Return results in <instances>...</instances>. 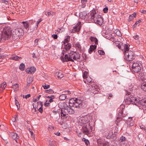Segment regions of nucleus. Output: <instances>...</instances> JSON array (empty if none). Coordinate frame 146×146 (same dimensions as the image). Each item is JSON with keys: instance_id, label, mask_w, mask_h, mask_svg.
I'll return each mask as SVG.
<instances>
[{"instance_id": "obj_1", "label": "nucleus", "mask_w": 146, "mask_h": 146, "mask_svg": "<svg viewBox=\"0 0 146 146\" xmlns=\"http://www.w3.org/2000/svg\"><path fill=\"white\" fill-rule=\"evenodd\" d=\"M12 28L9 26L5 27L2 32V34L0 37V42L1 40H8L11 37L12 33Z\"/></svg>"}, {"instance_id": "obj_2", "label": "nucleus", "mask_w": 146, "mask_h": 146, "mask_svg": "<svg viewBox=\"0 0 146 146\" xmlns=\"http://www.w3.org/2000/svg\"><path fill=\"white\" fill-rule=\"evenodd\" d=\"M117 133L115 131L113 133V130L110 128L106 129L104 130L103 133L105 137L108 139H113L116 137L117 135Z\"/></svg>"}, {"instance_id": "obj_3", "label": "nucleus", "mask_w": 146, "mask_h": 146, "mask_svg": "<svg viewBox=\"0 0 146 146\" xmlns=\"http://www.w3.org/2000/svg\"><path fill=\"white\" fill-rule=\"evenodd\" d=\"M23 30L21 28H18L15 29L12 34L13 39L16 40L19 38L23 34Z\"/></svg>"}, {"instance_id": "obj_4", "label": "nucleus", "mask_w": 146, "mask_h": 146, "mask_svg": "<svg viewBox=\"0 0 146 146\" xmlns=\"http://www.w3.org/2000/svg\"><path fill=\"white\" fill-rule=\"evenodd\" d=\"M91 119V117L89 115L81 117L79 119L80 125L81 126L85 125H87V124L90 125L89 122Z\"/></svg>"}, {"instance_id": "obj_5", "label": "nucleus", "mask_w": 146, "mask_h": 146, "mask_svg": "<svg viewBox=\"0 0 146 146\" xmlns=\"http://www.w3.org/2000/svg\"><path fill=\"white\" fill-rule=\"evenodd\" d=\"M124 59L126 61H132L135 58L134 54L133 52L128 50L127 52L125 51Z\"/></svg>"}, {"instance_id": "obj_6", "label": "nucleus", "mask_w": 146, "mask_h": 146, "mask_svg": "<svg viewBox=\"0 0 146 146\" xmlns=\"http://www.w3.org/2000/svg\"><path fill=\"white\" fill-rule=\"evenodd\" d=\"M81 126H82L81 131L85 135H88L92 131V127L90 125L87 124V125Z\"/></svg>"}, {"instance_id": "obj_7", "label": "nucleus", "mask_w": 146, "mask_h": 146, "mask_svg": "<svg viewBox=\"0 0 146 146\" xmlns=\"http://www.w3.org/2000/svg\"><path fill=\"white\" fill-rule=\"evenodd\" d=\"M138 99L133 97H131V96L126 97L125 100V102L127 104H133L137 105V104Z\"/></svg>"}, {"instance_id": "obj_8", "label": "nucleus", "mask_w": 146, "mask_h": 146, "mask_svg": "<svg viewBox=\"0 0 146 146\" xmlns=\"http://www.w3.org/2000/svg\"><path fill=\"white\" fill-rule=\"evenodd\" d=\"M132 68L133 72H134L138 73L141 71V68L139 64L137 62L133 63Z\"/></svg>"}, {"instance_id": "obj_9", "label": "nucleus", "mask_w": 146, "mask_h": 146, "mask_svg": "<svg viewBox=\"0 0 146 146\" xmlns=\"http://www.w3.org/2000/svg\"><path fill=\"white\" fill-rule=\"evenodd\" d=\"M96 14V11L95 10H93L91 11V12L90 14V15L89 16V17H90V19H93L94 21V19H98L99 18H101L102 17L101 16L99 15H95Z\"/></svg>"}, {"instance_id": "obj_10", "label": "nucleus", "mask_w": 146, "mask_h": 146, "mask_svg": "<svg viewBox=\"0 0 146 146\" xmlns=\"http://www.w3.org/2000/svg\"><path fill=\"white\" fill-rule=\"evenodd\" d=\"M36 25L34 23L31 21H29V32H32L34 31L36 28Z\"/></svg>"}, {"instance_id": "obj_11", "label": "nucleus", "mask_w": 146, "mask_h": 146, "mask_svg": "<svg viewBox=\"0 0 146 146\" xmlns=\"http://www.w3.org/2000/svg\"><path fill=\"white\" fill-rule=\"evenodd\" d=\"M74 104L73 105H70V107H73L77 108H80V100L79 99H76V100L74 101Z\"/></svg>"}, {"instance_id": "obj_12", "label": "nucleus", "mask_w": 146, "mask_h": 146, "mask_svg": "<svg viewBox=\"0 0 146 146\" xmlns=\"http://www.w3.org/2000/svg\"><path fill=\"white\" fill-rule=\"evenodd\" d=\"M66 110V109L64 108L61 109V118L62 119H66L68 116V113L67 111H65Z\"/></svg>"}, {"instance_id": "obj_13", "label": "nucleus", "mask_w": 146, "mask_h": 146, "mask_svg": "<svg viewBox=\"0 0 146 146\" xmlns=\"http://www.w3.org/2000/svg\"><path fill=\"white\" fill-rule=\"evenodd\" d=\"M52 117L56 120L58 119L60 117V114L59 112L54 110H53L52 111Z\"/></svg>"}, {"instance_id": "obj_14", "label": "nucleus", "mask_w": 146, "mask_h": 146, "mask_svg": "<svg viewBox=\"0 0 146 146\" xmlns=\"http://www.w3.org/2000/svg\"><path fill=\"white\" fill-rule=\"evenodd\" d=\"M128 45V44H126L123 45V44L122 43L121 45V48H119V49L123 51H124V54L125 51L127 52L129 50V47Z\"/></svg>"}, {"instance_id": "obj_15", "label": "nucleus", "mask_w": 146, "mask_h": 146, "mask_svg": "<svg viewBox=\"0 0 146 146\" xmlns=\"http://www.w3.org/2000/svg\"><path fill=\"white\" fill-rule=\"evenodd\" d=\"M126 123L127 124L128 127H130L133 125L134 124V122L133 120L132 117H128L127 120L126 121Z\"/></svg>"}, {"instance_id": "obj_16", "label": "nucleus", "mask_w": 146, "mask_h": 146, "mask_svg": "<svg viewBox=\"0 0 146 146\" xmlns=\"http://www.w3.org/2000/svg\"><path fill=\"white\" fill-rule=\"evenodd\" d=\"M21 23L23 24V26L26 30L27 31L29 32V21H23Z\"/></svg>"}, {"instance_id": "obj_17", "label": "nucleus", "mask_w": 146, "mask_h": 146, "mask_svg": "<svg viewBox=\"0 0 146 146\" xmlns=\"http://www.w3.org/2000/svg\"><path fill=\"white\" fill-rule=\"evenodd\" d=\"M66 110L65 111H67V113L69 114H74L75 113L74 110L71 107L67 106L66 107Z\"/></svg>"}, {"instance_id": "obj_18", "label": "nucleus", "mask_w": 146, "mask_h": 146, "mask_svg": "<svg viewBox=\"0 0 146 146\" xmlns=\"http://www.w3.org/2000/svg\"><path fill=\"white\" fill-rule=\"evenodd\" d=\"M122 111H120L119 112L118 114V116L117 117V119L116 120L115 123L117 125H118V123H119L120 121H121L122 118L121 117V115H122L121 113H122Z\"/></svg>"}, {"instance_id": "obj_19", "label": "nucleus", "mask_w": 146, "mask_h": 146, "mask_svg": "<svg viewBox=\"0 0 146 146\" xmlns=\"http://www.w3.org/2000/svg\"><path fill=\"white\" fill-rule=\"evenodd\" d=\"M94 21L95 23H97L100 25H102L103 23V20L102 18H99L98 19H94Z\"/></svg>"}, {"instance_id": "obj_20", "label": "nucleus", "mask_w": 146, "mask_h": 146, "mask_svg": "<svg viewBox=\"0 0 146 146\" xmlns=\"http://www.w3.org/2000/svg\"><path fill=\"white\" fill-rule=\"evenodd\" d=\"M64 58L65 59V62L68 61H71L72 62H74V60L72 58H70V57L69 56V54H66L64 56Z\"/></svg>"}, {"instance_id": "obj_21", "label": "nucleus", "mask_w": 146, "mask_h": 146, "mask_svg": "<svg viewBox=\"0 0 146 146\" xmlns=\"http://www.w3.org/2000/svg\"><path fill=\"white\" fill-rule=\"evenodd\" d=\"M75 54V56L76 59V60H80V61H82L83 60V59L81 58V56L80 55V54L78 52H77L76 51L74 52Z\"/></svg>"}, {"instance_id": "obj_22", "label": "nucleus", "mask_w": 146, "mask_h": 146, "mask_svg": "<svg viewBox=\"0 0 146 146\" xmlns=\"http://www.w3.org/2000/svg\"><path fill=\"white\" fill-rule=\"evenodd\" d=\"M80 108H84L86 107L87 105V103L84 101H81L80 100V103L79 105Z\"/></svg>"}, {"instance_id": "obj_23", "label": "nucleus", "mask_w": 146, "mask_h": 146, "mask_svg": "<svg viewBox=\"0 0 146 146\" xmlns=\"http://www.w3.org/2000/svg\"><path fill=\"white\" fill-rule=\"evenodd\" d=\"M11 135L12 136L13 139L14 140H15L17 142V139L19 138V136H18V135L16 133H15L14 132H11Z\"/></svg>"}, {"instance_id": "obj_24", "label": "nucleus", "mask_w": 146, "mask_h": 146, "mask_svg": "<svg viewBox=\"0 0 146 146\" xmlns=\"http://www.w3.org/2000/svg\"><path fill=\"white\" fill-rule=\"evenodd\" d=\"M97 46L96 45H91L90 46V48L89 49V52L91 54L92 52L96 49Z\"/></svg>"}, {"instance_id": "obj_25", "label": "nucleus", "mask_w": 146, "mask_h": 146, "mask_svg": "<svg viewBox=\"0 0 146 146\" xmlns=\"http://www.w3.org/2000/svg\"><path fill=\"white\" fill-rule=\"evenodd\" d=\"M97 142L100 146H108V145L107 142H102L100 140H98Z\"/></svg>"}, {"instance_id": "obj_26", "label": "nucleus", "mask_w": 146, "mask_h": 146, "mask_svg": "<svg viewBox=\"0 0 146 146\" xmlns=\"http://www.w3.org/2000/svg\"><path fill=\"white\" fill-rule=\"evenodd\" d=\"M74 52L71 51L69 53V56H70V58L74 60H76V58L75 56Z\"/></svg>"}, {"instance_id": "obj_27", "label": "nucleus", "mask_w": 146, "mask_h": 146, "mask_svg": "<svg viewBox=\"0 0 146 146\" xmlns=\"http://www.w3.org/2000/svg\"><path fill=\"white\" fill-rule=\"evenodd\" d=\"M74 46L76 49L81 51L82 50V47L79 42H78L75 44Z\"/></svg>"}, {"instance_id": "obj_28", "label": "nucleus", "mask_w": 146, "mask_h": 146, "mask_svg": "<svg viewBox=\"0 0 146 146\" xmlns=\"http://www.w3.org/2000/svg\"><path fill=\"white\" fill-rule=\"evenodd\" d=\"M90 39L92 42H94L96 44H98V40L96 38L93 36H91L90 38Z\"/></svg>"}, {"instance_id": "obj_29", "label": "nucleus", "mask_w": 146, "mask_h": 146, "mask_svg": "<svg viewBox=\"0 0 146 146\" xmlns=\"http://www.w3.org/2000/svg\"><path fill=\"white\" fill-rule=\"evenodd\" d=\"M86 15L87 14L84 12H81L80 13V18L82 19H84L86 18Z\"/></svg>"}, {"instance_id": "obj_30", "label": "nucleus", "mask_w": 146, "mask_h": 146, "mask_svg": "<svg viewBox=\"0 0 146 146\" xmlns=\"http://www.w3.org/2000/svg\"><path fill=\"white\" fill-rule=\"evenodd\" d=\"M137 103V104L136 105V106H138L139 104H140L142 106H145V104H144V98L140 100L138 99V102Z\"/></svg>"}, {"instance_id": "obj_31", "label": "nucleus", "mask_w": 146, "mask_h": 146, "mask_svg": "<svg viewBox=\"0 0 146 146\" xmlns=\"http://www.w3.org/2000/svg\"><path fill=\"white\" fill-rule=\"evenodd\" d=\"M67 98L66 94H63L60 95L59 96L60 100H64Z\"/></svg>"}, {"instance_id": "obj_32", "label": "nucleus", "mask_w": 146, "mask_h": 146, "mask_svg": "<svg viewBox=\"0 0 146 146\" xmlns=\"http://www.w3.org/2000/svg\"><path fill=\"white\" fill-rule=\"evenodd\" d=\"M65 46L64 48L66 49V50L67 51L70 49L71 47V45L70 43H68L66 44H64Z\"/></svg>"}, {"instance_id": "obj_33", "label": "nucleus", "mask_w": 146, "mask_h": 146, "mask_svg": "<svg viewBox=\"0 0 146 146\" xmlns=\"http://www.w3.org/2000/svg\"><path fill=\"white\" fill-rule=\"evenodd\" d=\"M141 88L143 91L146 92V82H143L141 84Z\"/></svg>"}, {"instance_id": "obj_34", "label": "nucleus", "mask_w": 146, "mask_h": 146, "mask_svg": "<svg viewBox=\"0 0 146 146\" xmlns=\"http://www.w3.org/2000/svg\"><path fill=\"white\" fill-rule=\"evenodd\" d=\"M81 23L80 22H79L74 27H73V28L76 29L80 30V25Z\"/></svg>"}, {"instance_id": "obj_35", "label": "nucleus", "mask_w": 146, "mask_h": 146, "mask_svg": "<svg viewBox=\"0 0 146 146\" xmlns=\"http://www.w3.org/2000/svg\"><path fill=\"white\" fill-rule=\"evenodd\" d=\"M76 99H77V98H71L70 99L69 101V106L70 105H73L74 104V101L76 100Z\"/></svg>"}, {"instance_id": "obj_36", "label": "nucleus", "mask_w": 146, "mask_h": 146, "mask_svg": "<svg viewBox=\"0 0 146 146\" xmlns=\"http://www.w3.org/2000/svg\"><path fill=\"white\" fill-rule=\"evenodd\" d=\"M21 59L22 58L21 57H19L17 56H12L10 57L11 59L13 60L17 61L19 60V59Z\"/></svg>"}, {"instance_id": "obj_37", "label": "nucleus", "mask_w": 146, "mask_h": 146, "mask_svg": "<svg viewBox=\"0 0 146 146\" xmlns=\"http://www.w3.org/2000/svg\"><path fill=\"white\" fill-rule=\"evenodd\" d=\"M19 84L17 83L12 86V88L14 89L15 90H17L19 89Z\"/></svg>"}, {"instance_id": "obj_38", "label": "nucleus", "mask_w": 146, "mask_h": 146, "mask_svg": "<svg viewBox=\"0 0 146 146\" xmlns=\"http://www.w3.org/2000/svg\"><path fill=\"white\" fill-rule=\"evenodd\" d=\"M27 82L29 84H31L33 81V78L31 77H30L27 78Z\"/></svg>"}, {"instance_id": "obj_39", "label": "nucleus", "mask_w": 146, "mask_h": 146, "mask_svg": "<svg viewBox=\"0 0 146 146\" xmlns=\"http://www.w3.org/2000/svg\"><path fill=\"white\" fill-rule=\"evenodd\" d=\"M30 74H33L36 71V68L34 67H31L30 68Z\"/></svg>"}, {"instance_id": "obj_40", "label": "nucleus", "mask_w": 146, "mask_h": 146, "mask_svg": "<svg viewBox=\"0 0 146 146\" xmlns=\"http://www.w3.org/2000/svg\"><path fill=\"white\" fill-rule=\"evenodd\" d=\"M122 43L120 42L116 41L115 42V44L116 46H117L119 48H121V45Z\"/></svg>"}, {"instance_id": "obj_41", "label": "nucleus", "mask_w": 146, "mask_h": 146, "mask_svg": "<svg viewBox=\"0 0 146 146\" xmlns=\"http://www.w3.org/2000/svg\"><path fill=\"white\" fill-rule=\"evenodd\" d=\"M82 141L85 143L86 145L87 146H88V144H90V142L87 139H86L85 138H83L82 139Z\"/></svg>"}, {"instance_id": "obj_42", "label": "nucleus", "mask_w": 146, "mask_h": 146, "mask_svg": "<svg viewBox=\"0 0 146 146\" xmlns=\"http://www.w3.org/2000/svg\"><path fill=\"white\" fill-rule=\"evenodd\" d=\"M19 68L21 71L24 70L25 68V64L23 63L21 64L19 66Z\"/></svg>"}, {"instance_id": "obj_43", "label": "nucleus", "mask_w": 146, "mask_h": 146, "mask_svg": "<svg viewBox=\"0 0 146 146\" xmlns=\"http://www.w3.org/2000/svg\"><path fill=\"white\" fill-rule=\"evenodd\" d=\"M7 86V84L5 82H4L1 85L0 87L4 89Z\"/></svg>"}, {"instance_id": "obj_44", "label": "nucleus", "mask_w": 146, "mask_h": 146, "mask_svg": "<svg viewBox=\"0 0 146 146\" xmlns=\"http://www.w3.org/2000/svg\"><path fill=\"white\" fill-rule=\"evenodd\" d=\"M15 104L17 107L18 110L20 108V105L18 101L17 100L16 98H15Z\"/></svg>"}, {"instance_id": "obj_45", "label": "nucleus", "mask_w": 146, "mask_h": 146, "mask_svg": "<svg viewBox=\"0 0 146 146\" xmlns=\"http://www.w3.org/2000/svg\"><path fill=\"white\" fill-rule=\"evenodd\" d=\"M70 37L69 36H67L64 42V44H65L66 43H68L70 41Z\"/></svg>"}, {"instance_id": "obj_46", "label": "nucleus", "mask_w": 146, "mask_h": 146, "mask_svg": "<svg viewBox=\"0 0 146 146\" xmlns=\"http://www.w3.org/2000/svg\"><path fill=\"white\" fill-rule=\"evenodd\" d=\"M121 110L122 111H122V113H121L122 115H121V117L122 118L123 117L125 118V117H126V115L125 114L123 113V108H121L119 110V112Z\"/></svg>"}, {"instance_id": "obj_47", "label": "nucleus", "mask_w": 146, "mask_h": 146, "mask_svg": "<svg viewBox=\"0 0 146 146\" xmlns=\"http://www.w3.org/2000/svg\"><path fill=\"white\" fill-rule=\"evenodd\" d=\"M45 92L48 94H53L54 93V92L52 90L50 89L45 90Z\"/></svg>"}, {"instance_id": "obj_48", "label": "nucleus", "mask_w": 146, "mask_h": 146, "mask_svg": "<svg viewBox=\"0 0 146 146\" xmlns=\"http://www.w3.org/2000/svg\"><path fill=\"white\" fill-rule=\"evenodd\" d=\"M82 3V8H84L86 5V4L87 1H81Z\"/></svg>"}, {"instance_id": "obj_49", "label": "nucleus", "mask_w": 146, "mask_h": 146, "mask_svg": "<svg viewBox=\"0 0 146 146\" xmlns=\"http://www.w3.org/2000/svg\"><path fill=\"white\" fill-rule=\"evenodd\" d=\"M42 87L44 89H47L49 88L50 86V85L46 84H45V85H43L42 86Z\"/></svg>"}, {"instance_id": "obj_50", "label": "nucleus", "mask_w": 146, "mask_h": 146, "mask_svg": "<svg viewBox=\"0 0 146 146\" xmlns=\"http://www.w3.org/2000/svg\"><path fill=\"white\" fill-rule=\"evenodd\" d=\"M114 32H115L116 35L118 36H120L121 35V34L120 31L119 30L115 31Z\"/></svg>"}, {"instance_id": "obj_51", "label": "nucleus", "mask_w": 146, "mask_h": 146, "mask_svg": "<svg viewBox=\"0 0 146 146\" xmlns=\"http://www.w3.org/2000/svg\"><path fill=\"white\" fill-rule=\"evenodd\" d=\"M70 31L71 33H75L76 32H79L80 31V29H75L74 28H73L72 30H70Z\"/></svg>"}, {"instance_id": "obj_52", "label": "nucleus", "mask_w": 146, "mask_h": 146, "mask_svg": "<svg viewBox=\"0 0 146 146\" xmlns=\"http://www.w3.org/2000/svg\"><path fill=\"white\" fill-rule=\"evenodd\" d=\"M126 138L125 137L123 136H121L119 140V141L121 142H123L125 141Z\"/></svg>"}, {"instance_id": "obj_53", "label": "nucleus", "mask_w": 146, "mask_h": 146, "mask_svg": "<svg viewBox=\"0 0 146 146\" xmlns=\"http://www.w3.org/2000/svg\"><path fill=\"white\" fill-rule=\"evenodd\" d=\"M98 53L100 55H104L105 54L103 50H99L98 51Z\"/></svg>"}, {"instance_id": "obj_54", "label": "nucleus", "mask_w": 146, "mask_h": 146, "mask_svg": "<svg viewBox=\"0 0 146 146\" xmlns=\"http://www.w3.org/2000/svg\"><path fill=\"white\" fill-rule=\"evenodd\" d=\"M46 13L48 14V15L49 16L50 15H54L55 13L52 11H50V12H46Z\"/></svg>"}, {"instance_id": "obj_55", "label": "nucleus", "mask_w": 146, "mask_h": 146, "mask_svg": "<svg viewBox=\"0 0 146 146\" xmlns=\"http://www.w3.org/2000/svg\"><path fill=\"white\" fill-rule=\"evenodd\" d=\"M55 143V141H50L49 142V146H55L54 144Z\"/></svg>"}, {"instance_id": "obj_56", "label": "nucleus", "mask_w": 146, "mask_h": 146, "mask_svg": "<svg viewBox=\"0 0 146 146\" xmlns=\"http://www.w3.org/2000/svg\"><path fill=\"white\" fill-rule=\"evenodd\" d=\"M58 77L60 78H62V77H63V74L61 73V72H59L58 73Z\"/></svg>"}, {"instance_id": "obj_57", "label": "nucleus", "mask_w": 146, "mask_h": 146, "mask_svg": "<svg viewBox=\"0 0 146 146\" xmlns=\"http://www.w3.org/2000/svg\"><path fill=\"white\" fill-rule=\"evenodd\" d=\"M108 7H106L104 8L103 10V12L105 13H106L108 12Z\"/></svg>"}, {"instance_id": "obj_58", "label": "nucleus", "mask_w": 146, "mask_h": 146, "mask_svg": "<svg viewBox=\"0 0 146 146\" xmlns=\"http://www.w3.org/2000/svg\"><path fill=\"white\" fill-rule=\"evenodd\" d=\"M31 96V95L30 94H28L26 95H25V96H24L23 95V98H26V99H27L28 98H29V97H30Z\"/></svg>"}, {"instance_id": "obj_59", "label": "nucleus", "mask_w": 146, "mask_h": 146, "mask_svg": "<svg viewBox=\"0 0 146 146\" xmlns=\"http://www.w3.org/2000/svg\"><path fill=\"white\" fill-rule=\"evenodd\" d=\"M86 71H85L84 72V73L83 74V77L84 79H86V78H87V77H88L87 76V74H88V72H87L86 73Z\"/></svg>"}, {"instance_id": "obj_60", "label": "nucleus", "mask_w": 146, "mask_h": 146, "mask_svg": "<svg viewBox=\"0 0 146 146\" xmlns=\"http://www.w3.org/2000/svg\"><path fill=\"white\" fill-rule=\"evenodd\" d=\"M50 103L47 100H46V102L44 103V105L46 106H49L50 105Z\"/></svg>"}, {"instance_id": "obj_61", "label": "nucleus", "mask_w": 146, "mask_h": 146, "mask_svg": "<svg viewBox=\"0 0 146 146\" xmlns=\"http://www.w3.org/2000/svg\"><path fill=\"white\" fill-rule=\"evenodd\" d=\"M52 36L54 39H57L58 38V35L57 34H53L52 35Z\"/></svg>"}, {"instance_id": "obj_62", "label": "nucleus", "mask_w": 146, "mask_h": 146, "mask_svg": "<svg viewBox=\"0 0 146 146\" xmlns=\"http://www.w3.org/2000/svg\"><path fill=\"white\" fill-rule=\"evenodd\" d=\"M133 38L135 40H138L139 39V37L138 35H136L133 36Z\"/></svg>"}, {"instance_id": "obj_63", "label": "nucleus", "mask_w": 146, "mask_h": 146, "mask_svg": "<svg viewBox=\"0 0 146 146\" xmlns=\"http://www.w3.org/2000/svg\"><path fill=\"white\" fill-rule=\"evenodd\" d=\"M38 110L40 112V113H42L43 111V107H40L39 109H38Z\"/></svg>"}, {"instance_id": "obj_64", "label": "nucleus", "mask_w": 146, "mask_h": 146, "mask_svg": "<svg viewBox=\"0 0 146 146\" xmlns=\"http://www.w3.org/2000/svg\"><path fill=\"white\" fill-rule=\"evenodd\" d=\"M60 58L63 63L65 62L64 57L63 56H62L60 57Z\"/></svg>"}]
</instances>
